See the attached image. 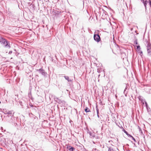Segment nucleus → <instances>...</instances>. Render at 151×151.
Listing matches in <instances>:
<instances>
[{"label": "nucleus", "instance_id": "1", "mask_svg": "<svg viewBox=\"0 0 151 151\" xmlns=\"http://www.w3.org/2000/svg\"><path fill=\"white\" fill-rule=\"evenodd\" d=\"M0 43L3 46L9 48L10 47L9 42L3 38H0Z\"/></svg>", "mask_w": 151, "mask_h": 151}, {"label": "nucleus", "instance_id": "2", "mask_svg": "<svg viewBox=\"0 0 151 151\" xmlns=\"http://www.w3.org/2000/svg\"><path fill=\"white\" fill-rule=\"evenodd\" d=\"M93 39L94 40L98 43L101 41V39L99 33L96 34L95 32L93 35Z\"/></svg>", "mask_w": 151, "mask_h": 151}, {"label": "nucleus", "instance_id": "3", "mask_svg": "<svg viewBox=\"0 0 151 151\" xmlns=\"http://www.w3.org/2000/svg\"><path fill=\"white\" fill-rule=\"evenodd\" d=\"M55 100L61 105L64 106L66 102L64 101L61 100L58 98H55Z\"/></svg>", "mask_w": 151, "mask_h": 151}, {"label": "nucleus", "instance_id": "4", "mask_svg": "<svg viewBox=\"0 0 151 151\" xmlns=\"http://www.w3.org/2000/svg\"><path fill=\"white\" fill-rule=\"evenodd\" d=\"M37 71H38L41 73L42 76H46L47 75V73L45 70L41 68L37 70Z\"/></svg>", "mask_w": 151, "mask_h": 151}, {"label": "nucleus", "instance_id": "5", "mask_svg": "<svg viewBox=\"0 0 151 151\" xmlns=\"http://www.w3.org/2000/svg\"><path fill=\"white\" fill-rule=\"evenodd\" d=\"M141 1L143 3L146 9L147 4L149 3V0H141Z\"/></svg>", "mask_w": 151, "mask_h": 151}, {"label": "nucleus", "instance_id": "6", "mask_svg": "<svg viewBox=\"0 0 151 151\" xmlns=\"http://www.w3.org/2000/svg\"><path fill=\"white\" fill-rule=\"evenodd\" d=\"M88 133H89V134L90 135V137L91 138H94L95 137V135L93 133V132H91L89 131V132H88Z\"/></svg>", "mask_w": 151, "mask_h": 151}, {"label": "nucleus", "instance_id": "7", "mask_svg": "<svg viewBox=\"0 0 151 151\" xmlns=\"http://www.w3.org/2000/svg\"><path fill=\"white\" fill-rule=\"evenodd\" d=\"M129 87V84H127L126 85V86L125 89L124 90V93L125 95H126L127 93V91H126V90L128 89Z\"/></svg>", "mask_w": 151, "mask_h": 151}, {"label": "nucleus", "instance_id": "8", "mask_svg": "<svg viewBox=\"0 0 151 151\" xmlns=\"http://www.w3.org/2000/svg\"><path fill=\"white\" fill-rule=\"evenodd\" d=\"M67 149L70 151H73L75 150V148L69 146L67 147Z\"/></svg>", "mask_w": 151, "mask_h": 151}, {"label": "nucleus", "instance_id": "9", "mask_svg": "<svg viewBox=\"0 0 151 151\" xmlns=\"http://www.w3.org/2000/svg\"><path fill=\"white\" fill-rule=\"evenodd\" d=\"M64 77L66 80L68 81V82H71L72 81V80L71 79H69V78L68 76H64Z\"/></svg>", "mask_w": 151, "mask_h": 151}, {"label": "nucleus", "instance_id": "10", "mask_svg": "<svg viewBox=\"0 0 151 151\" xmlns=\"http://www.w3.org/2000/svg\"><path fill=\"white\" fill-rule=\"evenodd\" d=\"M86 113L90 112L91 111L90 109L87 107H86L84 109Z\"/></svg>", "mask_w": 151, "mask_h": 151}, {"label": "nucleus", "instance_id": "11", "mask_svg": "<svg viewBox=\"0 0 151 151\" xmlns=\"http://www.w3.org/2000/svg\"><path fill=\"white\" fill-rule=\"evenodd\" d=\"M145 106H146V109H147V111H150L149 109H150V108H149L148 106V105L146 102H145Z\"/></svg>", "mask_w": 151, "mask_h": 151}, {"label": "nucleus", "instance_id": "12", "mask_svg": "<svg viewBox=\"0 0 151 151\" xmlns=\"http://www.w3.org/2000/svg\"><path fill=\"white\" fill-rule=\"evenodd\" d=\"M124 132L128 136L130 137L131 136V135L128 134L127 131H126L125 129L123 130Z\"/></svg>", "mask_w": 151, "mask_h": 151}, {"label": "nucleus", "instance_id": "13", "mask_svg": "<svg viewBox=\"0 0 151 151\" xmlns=\"http://www.w3.org/2000/svg\"><path fill=\"white\" fill-rule=\"evenodd\" d=\"M134 44H135V45H137L138 44V43L137 41V39H136L134 41Z\"/></svg>", "mask_w": 151, "mask_h": 151}, {"label": "nucleus", "instance_id": "14", "mask_svg": "<svg viewBox=\"0 0 151 151\" xmlns=\"http://www.w3.org/2000/svg\"><path fill=\"white\" fill-rule=\"evenodd\" d=\"M147 51L148 53H151V49H150L149 48H147Z\"/></svg>", "mask_w": 151, "mask_h": 151}, {"label": "nucleus", "instance_id": "15", "mask_svg": "<svg viewBox=\"0 0 151 151\" xmlns=\"http://www.w3.org/2000/svg\"><path fill=\"white\" fill-rule=\"evenodd\" d=\"M108 151H114V150L113 149H112L111 147H109V148Z\"/></svg>", "mask_w": 151, "mask_h": 151}, {"label": "nucleus", "instance_id": "16", "mask_svg": "<svg viewBox=\"0 0 151 151\" xmlns=\"http://www.w3.org/2000/svg\"><path fill=\"white\" fill-rule=\"evenodd\" d=\"M130 137H131L132 139V140H133L134 142H137V141L136 140V139H135L132 136V135H131V136Z\"/></svg>", "mask_w": 151, "mask_h": 151}, {"label": "nucleus", "instance_id": "17", "mask_svg": "<svg viewBox=\"0 0 151 151\" xmlns=\"http://www.w3.org/2000/svg\"><path fill=\"white\" fill-rule=\"evenodd\" d=\"M151 44L150 43H148L147 44V47L148 48H150L151 47Z\"/></svg>", "mask_w": 151, "mask_h": 151}, {"label": "nucleus", "instance_id": "18", "mask_svg": "<svg viewBox=\"0 0 151 151\" xmlns=\"http://www.w3.org/2000/svg\"><path fill=\"white\" fill-rule=\"evenodd\" d=\"M137 49L138 50H139L140 49V46L139 45L137 46Z\"/></svg>", "mask_w": 151, "mask_h": 151}, {"label": "nucleus", "instance_id": "19", "mask_svg": "<svg viewBox=\"0 0 151 151\" xmlns=\"http://www.w3.org/2000/svg\"><path fill=\"white\" fill-rule=\"evenodd\" d=\"M8 114H12V111H9L7 113Z\"/></svg>", "mask_w": 151, "mask_h": 151}, {"label": "nucleus", "instance_id": "20", "mask_svg": "<svg viewBox=\"0 0 151 151\" xmlns=\"http://www.w3.org/2000/svg\"><path fill=\"white\" fill-rule=\"evenodd\" d=\"M149 4L150 5V7H151V0H149Z\"/></svg>", "mask_w": 151, "mask_h": 151}, {"label": "nucleus", "instance_id": "21", "mask_svg": "<svg viewBox=\"0 0 151 151\" xmlns=\"http://www.w3.org/2000/svg\"><path fill=\"white\" fill-rule=\"evenodd\" d=\"M3 103L4 104H6L7 103V101L6 99L4 100L3 101Z\"/></svg>", "mask_w": 151, "mask_h": 151}, {"label": "nucleus", "instance_id": "22", "mask_svg": "<svg viewBox=\"0 0 151 151\" xmlns=\"http://www.w3.org/2000/svg\"><path fill=\"white\" fill-rule=\"evenodd\" d=\"M16 52V50L14 49V51H13V54H14V55H15Z\"/></svg>", "mask_w": 151, "mask_h": 151}, {"label": "nucleus", "instance_id": "23", "mask_svg": "<svg viewBox=\"0 0 151 151\" xmlns=\"http://www.w3.org/2000/svg\"><path fill=\"white\" fill-rule=\"evenodd\" d=\"M96 150L98 151V150H97L96 148H93L92 150V151H96Z\"/></svg>", "mask_w": 151, "mask_h": 151}, {"label": "nucleus", "instance_id": "24", "mask_svg": "<svg viewBox=\"0 0 151 151\" xmlns=\"http://www.w3.org/2000/svg\"><path fill=\"white\" fill-rule=\"evenodd\" d=\"M147 92L148 94H150V93L151 94V90H149V91H147Z\"/></svg>", "mask_w": 151, "mask_h": 151}, {"label": "nucleus", "instance_id": "25", "mask_svg": "<svg viewBox=\"0 0 151 151\" xmlns=\"http://www.w3.org/2000/svg\"><path fill=\"white\" fill-rule=\"evenodd\" d=\"M96 111H99V109H98V108L97 107V106H96Z\"/></svg>", "mask_w": 151, "mask_h": 151}, {"label": "nucleus", "instance_id": "26", "mask_svg": "<svg viewBox=\"0 0 151 151\" xmlns=\"http://www.w3.org/2000/svg\"><path fill=\"white\" fill-rule=\"evenodd\" d=\"M13 52L12 51H9V55H11L12 54V53Z\"/></svg>", "mask_w": 151, "mask_h": 151}, {"label": "nucleus", "instance_id": "27", "mask_svg": "<svg viewBox=\"0 0 151 151\" xmlns=\"http://www.w3.org/2000/svg\"><path fill=\"white\" fill-rule=\"evenodd\" d=\"M58 87L59 88H61V85H60L59 84H58Z\"/></svg>", "mask_w": 151, "mask_h": 151}, {"label": "nucleus", "instance_id": "28", "mask_svg": "<svg viewBox=\"0 0 151 151\" xmlns=\"http://www.w3.org/2000/svg\"><path fill=\"white\" fill-rule=\"evenodd\" d=\"M94 138H95L96 139L99 138V137L98 136H96L95 135Z\"/></svg>", "mask_w": 151, "mask_h": 151}, {"label": "nucleus", "instance_id": "29", "mask_svg": "<svg viewBox=\"0 0 151 151\" xmlns=\"http://www.w3.org/2000/svg\"><path fill=\"white\" fill-rule=\"evenodd\" d=\"M19 104H20L21 106H22L23 105L22 104V102H21L19 101Z\"/></svg>", "mask_w": 151, "mask_h": 151}, {"label": "nucleus", "instance_id": "30", "mask_svg": "<svg viewBox=\"0 0 151 151\" xmlns=\"http://www.w3.org/2000/svg\"><path fill=\"white\" fill-rule=\"evenodd\" d=\"M97 114H99V111H97Z\"/></svg>", "mask_w": 151, "mask_h": 151}, {"label": "nucleus", "instance_id": "31", "mask_svg": "<svg viewBox=\"0 0 151 151\" xmlns=\"http://www.w3.org/2000/svg\"><path fill=\"white\" fill-rule=\"evenodd\" d=\"M98 117L99 118V114H97Z\"/></svg>", "mask_w": 151, "mask_h": 151}, {"label": "nucleus", "instance_id": "32", "mask_svg": "<svg viewBox=\"0 0 151 151\" xmlns=\"http://www.w3.org/2000/svg\"><path fill=\"white\" fill-rule=\"evenodd\" d=\"M140 54H141V53L142 54V51H141V52H140Z\"/></svg>", "mask_w": 151, "mask_h": 151}, {"label": "nucleus", "instance_id": "33", "mask_svg": "<svg viewBox=\"0 0 151 151\" xmlns=\"http://www.w3.org/2000/svg\"><path fill=\"white\" fill-rule=\"evenodd\" d=\"M132 29H133V28H131V30H132Z\"/></svg>", "mask_w": 151, "mask_h": 151}, {"label": "nucleus", "instance_id": "34", "mask_svg": "<svg viewBox=\"0 0 151 151\" xmlns=\"http://www.w3.org/2000/svg\"><path fill=\"white\" fill-rule=\"evenodd\" d=\"M139 130L141 131V132H142V130H141V129L140 128H139Z\"/></svg>", "mask_w": 151, "mask_h": 151}, {"label": "nucleus", "instance_id": "35", "mask_svg": "<svg viewBox=\"0 0 151 151\" xmlns=\"http://www.w3.org/2000/svg\"><path fill=\"white\" fill-rule=\"evenodd\" d=\"M135 32L136 33H137V31H135Z\"/></svg>", "mask_w": 151, "mask_h": 151}]
</instances>
